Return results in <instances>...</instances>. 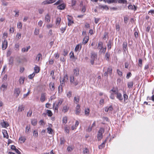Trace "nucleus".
<instances>
[{
	"label": "nucleus",
	"mask_w": 154,
	"mask_h": 154,
	"mask_svg": "<svg viewBox=\"0 0 154 154\" xmlns=\"http://www.w3.org/2000/svg\"><path fill=\"white\" fill-rule=\"evenodd\" d=\"M37 121L36 119H32L31 120V124L32 125H35L37 124Z\"/></svg>",
	"instance_id": "37998d69"
},
{
	"label": "nucleus",
	"mask_w": 154,
	"mask_h": 154,
	"mask_svg": "<svg viewBox=\"0 0 154 154\" xmlns=\"http://www.w3.org/2000/svg\"><path fill=\"white\" fill-rule=\"evenodd\" d=\"M104 129L103 128H100V129L99 130L98 132V133H100L102 134H103V133L104 132Z\"/></svg>",
	"instance_id": "0e129e2a"
},
{
	"label": "nucleus",
	"mask_w": 154,
	"mask_h": 154,
	"mask_svg": "<svg viewBox=\"0 0 154 154\" xmlns=\"http://www.w3.org/2000/svg\"><path fill=\"white\" fill-rule=\"evenodd\" d=\"M30 48V46L27 47L26 48H22L21 51L22 52H27Z\"/></svg>",
	"instance_id": "aec40b11"
},
{
	"label": "nucleus",
	"mask_w": 154,
	"mask_h": 154,
	"mask_svg": "<svg viewBox=\"0 0 154 154\" xmlns=\"http://www.w3.org/2000/svg\"><path fill=\"white\" fill-rule=\"evenodd\" d=\"M118 3L120 4H127V0H118Z\"/></svg>",
	"instance_id": "c9c22d12"
},
{
	"label": "nucleus",
	"mask_w": 154,
	"mask_h": 154,
	"mask_svg": "<svg viewBox=\"0 0 154 154\" xmlns=\"http://www.w3.org/2000/svg\"><path fill=\"white\" fill-rule=\"evenodd\" d=\"M58 90L59 93H61L62 92V86L59 85L58 87Z\"/></svg>",
	"instance_id": "13d9d810"
},
{
	"label": "nucleus",
	"mask_w": 154,
	"mask_h": 154,
	"mask_svg": "<svg viewBox=\"0 0 154 154\" xmlns=\"http://www.w3.org/2000/svg\"><path fill=\"white\" fill-rule=\"evenodd\" d=\"M69 109V107L67 106H65L63 107V110L65 112H66L68 111Z\"/></svg>",
	"instance_id": "3c124183"
},
{
	"label": "nucleus",
	"mask_w": 154,
	"mask_h": 154,
	"mask_svg": "<svg viewBox=\"0 0 154 154\" xmlns=\"http://www.w3.org/2000/svg\"><path fill=\"white\" fill-rule=\"evenodd\" d=\"M134 8L133 7V6L131 5H129L128 6V9L129 10H134L135 11L137 10V7L134 5H133Z\"/></svg>",
	"instance_id": "4468645a"
},
{
	"label": "nucleus",
	"mask_w": 154,
	"mask_h": 154,
	"mask_svg": "<svg viewBox=\"0 0 154 154\" xmlns=\"http://www.w3.org/2000/svg\"><path fill=\"white\" fill-rule=\"evenodd\" d=\"M84 154H88L89 153V150L87 148H85L83 150Z\"/></svg>",
	"instance_id": "603ef678"
},
{
	"label": "nucleus",
	"mask_w": 154,
	"mask_h": 154,
	"mask_svg": "<svg viewBox=\"0 0 154 154\" xmlns=\"http://www.w3.org/2000/svg\"><path fill=\"white\" fill-rule=\"evenodd\" d=\"M31 132L30 126H26V128L25 132L26 133H29Z\"/></svg>",
	"instance_id": "393cba45"
},
{
	"label": "nucleus",
	"mask_w": 154,
	"mask_h": 154,
	"mask_svg": "<svg viewBox=\"0 0 154 154\" xmlns=\"http://www.w3.org/2000/svg\"><path fill=\"white\" fill-rule=\"evenodd\" d=\"M47 112L48 114V116H51L52 115L51 111L50 110H47Z\"/></svg>",
	"instance_id": "5fc2aeb1"
},
{
	"label": "nucleus",
	"mask_w": 154,
	"mask_h": 154,
	"mask_svg": "<svg viewBox=\"0 0 154 154\" xmlns=\"http://www.w3.org/2000/svg\"><path fill=\"white\" fill-rule=\"evenodd\" d=\"M79 96H78L74 97V103L76 104H78L79 101Z\"/></svg>",
	"instance_id": "a211bd4d"
},
{
	"label": "nucleus",
	"mask_w": 154,
	"mask_h": 154,
	"mask_svg": "<svg viewBox=\"0 0 154 154\" xmlns=\"http://www.w3.org/2000/svg\"><path fill=\"white\" fill-rule=\"evenodd\" d=\"M24 106L23 105H20L18 107V112H21L24 110Z\"/></svg>",
	"instance_id": "2eb2a0df"
},
{
	"label": "nucleus",
	"mask_w": 154,
	"mask_h": 154,
	"mask_svg": "<svg viewBox=\"0 0 154 154\" xmlns=\"http://www.w3.org/2000/svg\"><path fill=\"white\" fill-rule=\"evenodd\" d=\"M67 96L70 98L72 96V92L70 91L68 92L67 94Z\"/></svg>",
	"instance_id": "69168bd1"
},
{
	"label": "nucleus",
	"mask_w": 154,
	"mask_h": 154,
	"mask_svg": "<svg viewBox=\"0 0 154 154\" xmlns=\"http://www.w3.org/2000/svg\"><path fill=\"white\" fill-rule=\"evenodd\" d=\"M57 0H46L43 2L42 3V5H45L52 3L55 2Z\"/></svg>",
	"instance_id": "7ed1b4c3"
},
{
	"label": "nucleus",
	"mask_w": 154,
	"mask_h": 154,
	"mask_svg": "<svg viewBox=\"0 0 154 154\" xmlns=\"http://www.w3.org/2000/svg\"><path fill=\"white\" fill-rule=\"evenodd\" d=\"M148 14L149 15L151 14H154V10H151L149 11L148 13Z\"/></svg>",
	"instance_id": "774afa93"
},
{
	"label": "nucleus",
	"mask_w": 154,
	"mask_h": 154,
	"mask_svg": "<svg viewBox=\"0 0 154 154\" xmlns=\"http://www.w3.org/2000/svg\"><path fill=\"white\" fill-rule=\"evenodd\" d=\"M67 16L68 20V25L70 26L73 23V21L72 20V17L71 16L68 15Z\"/></svg>",
	"instance_id": "20e7f679"
},
{
	"label": "nucleus",
	"mask_w": 154,
	"mask_h": 154,
	"mask_svg": "<svg viewBox=\"0 0 154 154\" xmlns=\"http://www.w3.org/2000/svg\"><path fill=\"white\" fill-rule=\"evenodd\" d=\"M123 48L125 51H126L127 49V43L126 42H124L123 43Z\"/></svg>",
	"instance_id": "2f4dec72"
},
{
	"label": "nucleus",
	"mask_w": 154,
	"mask_h": 154,
	"mask_svg": "<svg viewBox=\"0 0 154 154\" xmlns=\"http://www.w3.org/2000/svg\"><path fill=\"white\" fill-rule=\"evenodd\" d=\"M46 94L45 93H42L41 94L40 98L41 101L42 102H44L46 100Z\"/></svg>",
	"instance_id": "0eeeda50"
},
{
	"label": "nucleus",
	"mask_w": 154,
	"mask_h": 154,
	"mask_svg": "<svg viewBox=\"0 0 154 154\" xmlns=\"http://www.w3.org/2000/svg\"><path fill=\"white\" fill-rule=\"evenodd\" d=\"M47 132L50 134H52L54 133L53 130L51 128L48 127L47 128Z\"/></svg>",
	"instance_id": "b1692460"
},
{
	"label": "nucleus",
	"mask_w": 154,
	"mask_h": 154,
	"mask_svg": "<svg viewBox=\"0 0 154 154\" xmlns=\"http://www.w3.org/2000/svg\"><path fill=\"white\" fill-rule=\"evenodd\" d=\"M103 137L102 134L98 133L97 135V138L99 140H100Z\"/></svg>",
	"instance_id": "79ce46f5"
},
{
	"label": "nucleus",
	"mask_w": 154,
	"mask_h": 154,
	"mask_svg": "<svg viewBox=\"0 0 154 154\" xmlns=\"http://www.w3.org/2000/svg\"><path fill=\"white\" fill-rule=\"evenodd\" d=\"M128 86L129 88H132L133 86V82H128Z\"/></svg>",
	"instance_id": "ea45409f"
},
{
	"label": "nucleus",
	"mask_w": 154,
	"mask_h": 154,
	"mask_svg": "<svg viewBox=\"0 0 154 154\" xmlns=\"http://www.w3.org/2000/svg\"><path fill=\"white\" fill-rule=\"evenodd\" d=\"M49 87L51 91H54L55 87L54 83L52 82H50L49 84Z\"/></svg>",
	"instance_id": "6e6552de"
},
{
	"label": "nucleus",
	"mask_w": 154,
	"mask_h": 154,
	"mask_svg": "<svg viewBox=\"0 0 154 154\" xmlns=\"http://www.w3.org/2000/svg\"><path fill=\"white\" fill-rule=\"evenodd\" d=\"M65 142V140L64 137L61 138H60V144L62 145L64 144Z\"/></svg>",
	"instance_id": "e433bc0d"
},
{
	"label": "nucleus",
	"mask_w": 154,
	"mask_h": 154,
	"mask_svg": "<svg viewBox=\"0 0 154 154\" xmlns=\"http://www.w3.org/2000/svg\"><path fill=\"white\" fill-rule=\"evenodd\" d=\"M69 128L68 127H65V132L67 133H69Z\"/></svg>",
	"instance_id": "680f3d73"
},
{
	"label": "nucleus",
	"mask_w": 154,
	"mask_h": 154,
	"mask_svg": "<svg viewBox=\"0 0 154 154\" xmlns=\"http://www.w3.org/2000/svg\"><path fill=\"white\" fill-rule=\"evenodd\" d=\"M70 57L71 58L73 59L74 58V53L73 52H71L70 54Z\"/></svg>",
	"instance_id": "338daca9"
},
{
	"label": "nucleus",
	"mask_w": 154,
	"mask_h": 154,
	"mask_svg": "<svg viewBox=\"0 0 154 154\" xmlns=\"http://www.w3.org/2000/svg\"><path fill=\"white\" fill-rule=\"evenodd\" d=\"M106 141V140L103 142L101 145L99 146L98 148L99 149H101L104 147Z\"/></svg>",
	"instance_id": "a878e982"
},
{
	"label": "nucleus",
	"mask_w": 154,
	"mask_h": 154,
	"mask_svg": "<svg viewBox=\"0 0 154 154\" xmlns=\"http://www.w3.org/2000/svg\"><path fill=\"white\" fill-rule=\"evenodd\" d=\"M42 56L41 54L39 53L38 54L37 56L36 57V60L38 61H39L40 59H42Z\"/></svg>",
	"instance_id": "bb28decb"
},
{
	"label": "nucleus",
	"mask_w": 154,
	"mask_h": 154,
	"mask_svg": "<svg viewBox=\"0 0 154 154\" xmlns=\"http://www.w3.org/2000/svg\"><path fill=\"white\" fill-rule=\"evenodd\" d=\"M107 3L108 4L111 3H117L118 2V0H107Z\"/></svg>",
	"instance_id": "7c9ffc66"
},
{
	"label": "nucleus",
	"mask_w": 154,
	"mask_h": 154,
	"mask_svg": "<svg viewBox=\"0 0 154 154\" xmlns=\"http://www.w3.org/2000/svg\"><path fill=\"white\" fill-rule=\"evenodd\" d=\"M2 132L3 135V137L8 139V136L7 131L5 130H3Z\"/></svg>",
	"instance_id": "5701e85b"
},
{
	"label": "nucleus",
	"mask_w": 154,
	"mask_h": 154,
	"mask_svg": "<svg viewBox=\"0 0 154 154\" xmlns=\"http://www.w3.org/2000/svg\"><path fill=\"white\" fill-rule=\"evenodd\" d=\"M67 118L66 116L63 117V124L65 125L67 122Z\"/></svg>",
	"instance_id": "a19ab883"
},
{
	"label": "nucleus",
	"mask_w": 154,
	"mask_h": 154,
	"mask_svg": "<svg viewBox=\"0 0 154 154\" xmlns=\"http://www.w3.org/2000/svg\"><path fill=\"white\" fill-rule=\"evenodd\" d=\"M74 77L73 76H70V82L71 83H72L74 82Z\"/></svg>",
	"instance_id": "e2e57ef3"
},
{
	"label": "nucleus",
	"mask_w": 154,
	"mask_h": 154,
	"mask_svg": "<svg viewBox=\"0 0 154 154\" xmlns=\"http://www.w3.org/2000/svg\"><path fill=\"white\" fill-rule=\"evenodd\" d=\"M103 122H109V119L108 118L106 117H103Z\"/></svg>",
	"instance_id": "4d7b16f0"
},
{
	"label": "nucleus",
	"mask_w": 154,
	"mask_h": 154,
	"mask_svg": "<svg viewBox=\"0 0 154 154\" xmlns=\"http://www.w3.org/2000/svg\"><path fill=\"white\" fill-rule=\"evenodd\" d=\"M97 55L96 54L93 52L91 53V64H93L94 61L97 59Z\"/></svg>",
	"instance_id": "f03ea898"
},
{
	"label": "nucleus",
	"mask_w": 154,
	"mask_h": 154,
	"mask_svg": "<svg viewBox=\"0 0 154 154\" xmlns=\"http://www.w3.org/2000/svg\"><path fill=\"white\" fill-rule=\"evenodd\" d=\"M20 91L19 88H16L14 91V94L16 97H17L20 93Z\"/></svg>",
	"instance_id": "1a4fd4ad"
},
{
	"label": "nucleus",
	"mask_w": 154,
	"mask_h": 154,
	"mask_svg": "<svg viewBox=\"0 0 154 154\" xmlns=\"http://www.w3.org/2000/svg\"><path fill=\"white\" fill-rule=\"evenodd\" d=\"M63 100L62 99H60L58 100V102L57 103H55L53 104V107L55 110H57L58 107L62 104Z\"/></svg>",
	"instance_id": "f257e3e1"
},
{
	"label": "nucleus",
	"mask_w": 154,
	"mask_h": 154,
	"mask_svg": "<svg viewBox=\"0 0 154 154\" xmlns=\"http://www.w3.org/2000/svg\"><path fill=\"white\" fill-rule=\"evenodd\" d=\"M35 75V73L34 72L32 74L29 75V78L30 79H32Z\"/></svg>",
	"instance_id": "bf43d9fd"
},
{
	"label": "nucleus",
	"mask_w": 154,
	"mask_h": 154,
	"mask_svg": "<svg viewBox=\"0 0 154 154\" xmlns=\"http://www.w3.org/2000/svg\"><path fill=\"white\" fill-rule=\"evenodd\" d=\"M65 5L63 3L61 4L57 7V8L58 9L62 10L64 9L65 7Z\"/></svg>",
	"instance_id": "9b49d317"
},
{
	"label": "nucleus",
	"mask_w": 154,
	"mask_h": 154,
	"mask_svg": "<svg viewBox=\"0 0 154 154\" xmlns=\"http://www.w3.org/2000/svg\"><path fill=\"white\" fill-rule=\"evenodd\" d=\"M19 140L20 141L21 143H23L25 142L26 139L24 137H20Z\"/></svg>",
	"instance_id": "f704fd0d"
},
{
	"label": "nucleus",
	"mask_w": 154,
	"mask_h": 154,
	"mask_svg": "<svg viewBox=\"0 0 154 154\" xmlns=\"http://www.w3.org/2000/svg\"><path fill=\"white\" fill-rule=\"evenodd\" d=\"M109 54L108 52L106 53L105 54V57L106 59V60L107 61H108L109 60Z\"/></svg>",
	"instance_id": "49530a36"
},
{
	"label": "nucleus",
	"mask_w": 154,
	"mask_h": 154,
	"mask_svg": "<svg viewBox=\"0 0 154 154\" xmlns=\"http://www.w3.org/2000/svg\"><path fill=\"white\" fill-rule=\"evenodd\" d=\"M24 78L20 77L19 79V82L20 84H23L24 81Z\"/></svg>",
	"instance_id": "4c0bfd02"
},
{
	"label": "nucleus",
	"mask_w": 154,
	"mask_h": 154,
	"mask_svg": "<svg viewBox=\"0 0 154 154\" xmlns=\"http://www.w3.org/2000/svg\"><path fill=\"white\" fill-rule=\"evenodd\" d=\"M14 60L13 57H10L9 60V64L12 65L13 63Z\"/></svg>",
	"instance_id": "de8ad7c7"
},
{
	"label": "nucleus",
	"mask_w": 154,
	"mask_h": 154,
	"mask_svg": "<svg viewBox=\"0 0 154 154\" xmlns=\"http://www.w3.org/2000/svg\"><path fill=\"white\" fill-rule=\"evenodd\" d=\"M17 27L18 28L21 29L22 27V24L21 22H19L17 24Z\"/></svg>",
	"instance_id": "6e6d98bb"
},
{
	"label": "nucleus",
	"mask_w": 154,
	"mask_h": 154,
	"mask_svg": "<svg viewBox=\"0 0 154 154\" xmlns=\"http://www.w3.org/2000/svg\"><path fill=\"white\" fill-rule=\"evenodd\" d=\"M8 46V42L6 40H4V41L2 42V49L3 50L6 49Z\"/></svg>",
	"instance_id": "39448f33"
},
{
	"label": "nucleus",
	"mask_w": 154,
	"mask_h": 154,
	"mask_svg": "<svg viewBox=\"0 0 154 154\" xmlns=\"http://www.w3.org/2000/svg\"><path fill=\"white\" fill-rule=\"evenodd\" d=\"M51 20V16L49 14H46L45 16V22L49 23L50 22Z\"/></svg>",
	"instance_id": "423d86ee"
},
{
	"label": "nucleus",
	"mask_w": 154,
	"mask_h": 154,
	"mask_svg": "<svg viewBox=\"0 0 154 154\" xmlns=\"http://www.w3.org/2000/svg\"><path fill=\"white\" fill-rule=\"evenodd\" d=\"M89 40V37L88 36H85L83 38V44L84 45L86 44L88 42Z\"/></svg>",
	"instance_id": "6ab92c4d"
},
{
	"label": "nucleus",
	"mask_w": 154,
	"mask_h": 154,
	"mask_svg": "<svg viewBox=\"0 0 154 154\" xmlns=\"http://www.w3.org/2000/svg\"><path fill=\"white\" fill-rule=\"evenodd\" d=\"M21 36V34L20 33H18L16 35V39L17 40L20 39Z\"/></svg>",
	"instance_id": "c03bdc74"
},
{
	"label": "nucleus",
	"mask_w": 154,
	"mask_h": 154,
	"mask_svg": "<svg viewBox=\"0 0 154 154\" xmlns=\"http://www.w3.org/2000/svg\"><path fill=\"white\" fill-rule=\"evenodd\" d=\"M32 111L31 110H29L27 113V116L30 117L32 114Z\"/></svg>",
	"instance_id": "864d4df0"
},
{
	"label": "nucleus",
	"mask_w": 154,
	"mask_h": 154,
	"mask_svg": "<svg viewBox=\"0 0 154 154\" xmlns=\"http://www.w3.org/2000/svg\"><path fill=\"white\" fill-rule=\"evenodd\" d=\"M92 126H88V127L86 128H87L86 129L87 131L88 132H90L92 130Z\"/></svg>",
	"instance_id": "09e8293b"
},
{
	"label": "nucleus",
	"mask_w": 154,
	"mask_h": 154,
	"mask_svg": "<svg viewBox=\"0 0 154 154\" xmlns=\"http://www.w3.org/2000/svg\"><path fill=\"white\" fill-rule=\"evenodd\" d=\"M66 79H68V77L67 75H66L64 77V79H63L62 82L61 81H60V86H61L63 87V86L64 85V82Z\"/></svg>",
	"instance_id": "72a5a7b5"
},
{
	"label": "nucleus",
	"mask_w": 154,
	"mask_h": 154,
	"mask_svg": "<svg viewBox=\"0 0 154 154\" xmlns=\"http://www.w3.org/2000/svg\"><path fill=\"white\" fill-rule=\"evenodd\" d=\"M75 114L76 115H79L80 112V106L78 104L76 107Z\"/></svg>",
	"instance_id": "ddd939ff"
},
{
	"label": "nucleus",
	"mask_w": 154,
	"mask_h": 154,
	"mask_svg": "<svg viewBox=\"0 0 154 154\" xmlns=\"http://www.w3.org/2000/svg\"><path fill=\"white\" fill-rule=\"evenodd\" d=\"M74 74L77 76L79 74V69L76 68L73 70Z\"/></svg>",
	"instance_id": "c85d7f7f"
},
{
	"label": "nucleus",
	"mask_w": 154,
	"mask_h": 154,
	"mask_svg": "<svg viewBox=\"0 0 154 154\" xmlns=\"http://www.w3.org/2000/svg\"><path fill=\"white\" fill-rule=\"evenodd\" d=\"M34 70L35 73H38L39 71V68L38 66H35L34 68Z\"/></svg>",
	"instance_id": "473e14b6"
},
{
	"label": "nucleus",
	"mask_w": 154,
	"mask_h": 154,
	"mask_svg": "<svg viewBox=\"0 0 154 154\" xmlns=\"http://www.w3.org/2000/svg\"><path fill=\"white\" fill-rule=\"evenodd\" d=\"M82 48V45L80 44L77 45L75 47V51L77 52L78 51H79L81 50Z\"/></svg>",
	"instance_id": "f8f14e48"
},
{
	"label": "nucleus",
	"mask_w": 154,
	"mask_h": 154,
	"mask_svg": "<svg viewBox=\"0 0 154 154\" xmlns=\"http://www.w3.org/2000/svg\"><path fill=\"white\" fill-rule=\"evenodd\" d=\"M103 43L102 42H99L98 44L97 48L100 50H101L103 48Z\"/></svg>",
	"instance_id": "412c9836"
},
{
	"label": "nucleus",
	"mask_w": 154,
	"mask_h": 154,
	"mask_svg": "<svg viewBox=\"0 0 154 154\" xmlns=\"http://www.w3.org/2000/svg\"><path fill=\"white\" fill-rule=\"evenodd\" d=\"M99 8L100 9H105L106 10H108L109 9L108 7L106 5H99Z\"/></svg>",
	"instance_id": "dca6fc26"
},
{
	"label": "nucleus",
	"mask_w": 154,
	"mask_h": 154,
	"mask_svg": "<svg viewBox=\"0 0 154 154\" xmlns=\"http://www.w3.org/2000/svg\"><path fill=\"white\" fill-rule=\"evenodd\" d=\"M72 149V148L71 146H68L67 148V150L69 152H71Z\"/></svg>",
	"instance_id": "052dcab7"
},
{
	"label": "nucleus",
	"mask_w": 154,
	"mask_h": 154,
	"mask_svg": "<svg viewBox=\"0 0 154 154\" xmlns=\"http://www.w3.org/2000/svg\"><path fill=\"white\" fill-rule=\"evenodd\" d=\"M123 96L124 98V101L126 102V100H127L128 99V96L126 94H124Z\"/></svg>",
	"instance_id": "8fccbe9b"
},
{
	"label": "nucleus",
	"mask_w": 154,
	"mask_h": 154,
	"mask_svg": "<svg viewBox=\"0 0 154 154\" xmlns=\"http://www.w3.org/2000/svg\"><path fill=\"white\" fill-rule=\"evenodd\" d=\"M117 98L120 101H122L123 100V98L122 97V94L119 93L117 94Z\"/></svg>",
	"instance_id": "4be33fe9"
},
{
	"label": "nucleus",
	"mask_w": 154,
	"mask_h": 154,
	"mask_svg": "<svg viewBox=\"0 0 154 154\" xmlns=\"http://www.w3.org/2000/svg\"><path fill=\"white\" fill-rule=\"evenodd\" d=\"M61 19L60 17H57L56 20V24L58 26L59 25Z\"/></svg>",
	"instance_id": "58836bf2"
},
{
	"label": "nucleus",
	"mask_w": 154,
	"mask_h": 154,
	"mask_svg": "<svg viewBox=\"0 0 154 154\" xmlns=\"http://www.w3.org/2000/svg\"><path fill=\"white\" fill-rule=\"evenodd\" d=\"M109 92L110 93H112L114 94H114H117L119 93L118 92L117 90H116L114 88L111 89Z\"/></svg>",
	"instance_id": "cd10ccee"
},
{
	"label": "nucleus",
	"mask_w": 154,
	"mask_h": 154,
	"mask_svg": "<svg viewBox=\"0 0 154 154\" xmlns=\"http://www.w3.org/2000/svg\"><path fill=\"white\" fill-rule=\"evenodd\" d=\"M7 87V85H5L4 84H3L0 87V89L1 90H2L3 91H4L6 90Z\"/></svg>",
	"instance_id": "f3484780"
},
{
	"label": "nucleus",
	"mask_w": 154,
	"mask_h": 154,
	"mask_svg": "<svg viewBox=\"0 0 154 154\" xmlns=\"http://www.w3.org/2000/svg\"><path fill=\"white\" fill-rule=\"evenodd\" d=\"M63 2V1L62 0H59L57 2H56V3H55L54 4V5H60Z\"/></svg>",
	"instance_id": "a18cd8bd"
},
{
	"label": "nucleus",
	"mask_w": 154,
	"mask_h": 154,
	"mask_svg": "<svg viewBox=\"0 0 154 154\" xmlns=\"http://www.w3.org/2000/svg\"><path fill=\"white\" fill-rule=\"evenodd\" d=\"M113 110V108L112 106H110L109 107H106L105 108L104 110L106 112L111 111Z\"/></svg>",
	"instance_id": "9d476101"
},
{
	"label": "nucleus",
	"mask_w": 154,
	"mask_h": 154,
	"mask_svg": "<svg viewBox=\"0 0 154 154\" xmlns=\"http://www.w3.org/2000/svg\"><path fill=\"white\" fill-rule=\"evenodd\" d=\"M107 72L108 74L111 76L112 74V69L111 67H109L107 69Z\"/></svg>",
	"instance_id": "c756f323"
}]
</instances>
